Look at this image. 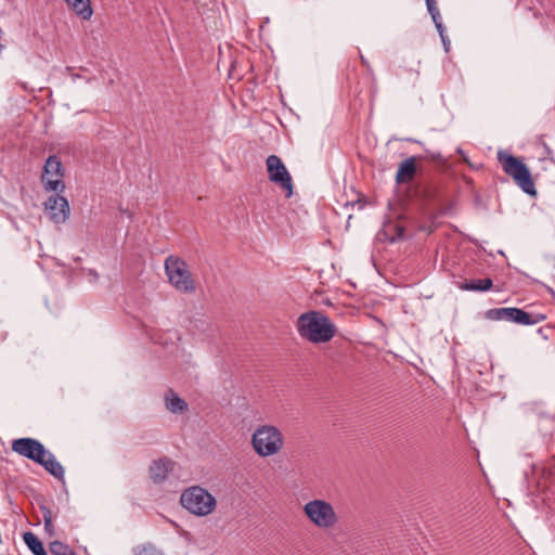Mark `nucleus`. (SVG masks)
I'll use <instances>...</instances> for the list:
<instances>
[{
  "label": "nucleus",
  "instance_id": "nucleus-1",
  "mask_svg": "<svg viewBox=\"0 0 555 555\" xmlns=\"http://www.w3.org/2000/svg\"><path fill=\"white\" fill-rule=\"evenodd\" d=\"M12 451L42 466L59 480L64 479V468L54 454L35 438H18L12 441Z\"/></svg>",
  "mask_w": 555,
  "mask_h": 555
},
{
  "label": "nucleus",
  "instance_id": "nucleus-2",
  "mask_svg": "<svg viewBox=\"0 0 555 555\" xmlns=\"http://www.w3.org/2000/svg\"><path fill=\"white\" fill-rule=\"evenodd\" d=\"M299 336L312 344L330 341L336 334V326L324 313L311 310L301 313L296 322Z\"/></svg>",
  "mask_w": 555,
  "mask_h": 555
},
{
  "label": "nucleus",
  "instance_id": "nucleus-3",
  "mask_svg": "<svg viewBox=\"0 0 555 555\" xmlns=\"http://www.w3.org/2000/svg\"><path fill=\"white\" fill-rule=\"evenodd\" d=\"M251 446L257 455L269 457L278 454L283 449L284 437L276 426L261 425L251 435Z\"/></svg>",
  "mask_w": 555,
  "mask_h": 555
},
{
  "label": "nucleus",
  "instance_id": "nucleus-4",
  "mask_svg": "<svg viewBox=\"0 0 555 555\" xmlns=\"http://www.w3.org/2000/svg\"><path fill=\"white\" fill-rule=\"evenodd\" d=\"M498 159L502 165L503 171L514 179L522 192L531 196L537 194L530 170L522 160L502 151L498 153Z\"/></svg>",
  "mask_w": 555,
  "mask_h": 555
},
{
  "label": "nucleus",
  "instance_id": "nucleus-5",
  "mask_svg": "<svg viewBox=\"0 0 555 555\" xmlns=\"http://www.w3.org/2000/svg\"><path fill=\"white\" fill-rule=\"evenodd\" d=\"M181 505L195 516L211 514L217 505L215 496L201 486H192L185 489L180 498Z\"/></svg>",
  "mask_w": 555,
  "mask_h": 555
},
{
  "label": "nucleus",
  "instance_id": "nucleus-6",
  "mask_svg": "<svg viewBox=\"0 0 555 555\" xmlns=\"http://www.w3.org/2000/svg\"><path fill=\"white\" fill-rule=\"evenodd\" d=\"M165 272L169 283L179 292L192 294L196 286L186 262L178 256L170 255L165 260Z\"/></svg>",
  "mask_w": 555,
  "mask_h": 555
},
{
  "label": "nucleus",
  "instance_id": "nucleus-7",
  "mask_svg": "<svg viewBox=\"0 0 555 555\" xmlns=\"http://www.w3.org/2000/svg\"><path fill=\"white\" fill-rule=\"evenodd\" d=\"M302 511L310 522L319 529H330L338 522L333 505L325 500H311L304 505Z\"/></svg>",
  "mask_w": 555,
  "mask_h": 555
},
{
  "label": "nucleus",
  "instance_id": "nucleus-8",
  "mask_svg": "<svg viewBox=\"0 0 555 555\" xmlns=\"http://www.w3.org/2000/svg\"><path fill=\"white\" fill-rule=\"evenodd\" d=\"M486 317L493 321L505 320L522 325H533L545 319V315L543 314H530L522 309L515 307L489 309L486 312Z\"/></svg>",
  "mask_w": 555,
  "mask_h": 555
},
{
  "label": "nucleus",
  "instance_id": "nucleus-9",
  "mask_svg": "<svg viewBox=\"0 0 555 555\" xmlns=\"http://www.w3.org/2000/svg\"><path fill=\"white\" fill-rule=\"evenodd\" d=\"M266 163L269 180L279 185L285 192L286 197H291L293 195V181L282 159L276 155H270Z\"/></svg>",
  "mask_w": 555,
  "mask_h": 555
},
{
  "label": "nucleus",
  "instance_id": "nucleus-10",
  "mask_svg": "<svg viewBox=\"0 0 555 555\" xmlns=\"http://www.w3.org/2000/svg\"><path fill=\"white\" fill-rule=\"evenodd\" d=\"M63 166L57 156H49L46 160L42 173L44 189L51 192H62L65 185L62 181Z\"/></svg>",
  "mask_w": 555,
  "mask_h": 555
},
{
  "label": "nucleus",
  "instance_id": "nucleus-11",
  "mask_svg": "<svg viewBox=\"0 0 555 555\" xmlns=\"http://www.w3.org/2000/svg\"><path fill=\"white\" fill-rule=\"evenodd\" d=\"M44 208L56 224L64 223L69 217V204L64 196L51 195L44 203Z\"/></svg>",
  "mask_w": 555,
  "mask_h": 555
},
{
  "label": "nucleus",
  "instance_id": "nucleus-12",
  "mask_svg": "<svg viewBox=\"0 0 555 555\" xmlns=\"http://www.w3.org/2000/svg\"><path fill=\"white\" fill-rule=\"evenodd\" d=\"M175 464L176 463L168 457L154 460L149 467V475L151 480L156 485L164 482L167 479L169 473L172 472Z\"/></svg>",
  "mask_w": 555,
  "mask_h": 555
},
{
  "label": "nucleus",
  "instance_id": "nucleus-13",
  "mask_svg": "<svg viewBox=\"0 0 555 555\" xmlns=\"http://www.w3.org/2000/svg\"><path fill=\"white\" fill-rule=\"evenodd\" d=\"M415 172V158L409 157L400 164L396 175V182L398 184L410 182L413 180Z\"/></svg>",
  "mask_w": 555,
  "mask_h": 555
},
{
  "label": "nucleus",
  "instance_id": "nucleus-14",
  "mask_svg": "<svg viewBox=\"0 0 555 555\" xmlns=\"http://www.w3.org/2000/svg\"><path fill=\"white\" fill-rule=\"evenodd\" d=\"M165 404L171 413H183L188 409L186 402L180 398L172 389H168L165 393Z\"/></svg>",
  "mask_w": 555,
  "mask_h": 555
},
{
  "label": "nucleus",
  "instance_id": "nucleus-15",
  "mask_svg": "<svg viewBox=\"0 0 555 555\" xmlns=\"http://www.w3.org/2000/svg\"><path fill=\"white\" fill-rule=\"evenodd\" d=\"M66 4L82 20H90L92 8L90 0H64Z\"/></svg>",
  "mask_w": 555,
  "mask_h": 555
},
{
  "label": "nucleus",
  "instance_id": "nucleus-16",
  "mask_svg": "<svg viewBox=\"0 0 555 555\" xmlns=\"http://www.w3.org/2000/svg\"><path fill=\"white\" fill-rule=\"evenodd\" d=\"M493 282L487 278L483 280H472L459 284V288L466 292H487L491 289Z\"/></svg>",
  "mask_w": 555,
  "mask_h": 555
},
{
  "label": "nucleus",
  "instance_id": "nucleus-17",
  "mask_svg": "<svg viewBox=\"0 0 555 555\" xmlns=\"http://www.w3.org/2000/svg\"><path fill=\"white\" fill-rule=\"evenodd\" d=\"M23 539L25 544L34 555H48L42 542L34 532H25Z\"/></svg>",
  "mask_w": 555,
  "mask_h": 555
},
{
  "label": "nucleus",
  "instance_id": "nucleus-18",
  "mask_svg": "<svg viewBox=\"0 0 555 555\" xmlns=\"http://www.w3.org/2000/svg\"><path fill=\"white\" fill-rule=\"evenodd\" d=\"M49 550L52 555H77L68 544L61 541L51 542L49 544Z\"/></svg>",
  "mask_w": 555,
  "mask_h": 555
},
{
  "label": "nucleus",
  "instance_id": "nucleus-19",
  "mask_svg": "<svg viewBox=\"0 0 555 555\" xmlns=\"http://www.w3.org/2000/svg\"><path fill=\"white\" fill-rule=\"evenodd\" d=\"M135 555H164V554L152 544H143V545H139L135 548Z\"/></svg>",
  "mask_w": 555,
  "mask_h": 555
},
{
  "label": "nucleus",
  "instance_id": "nucleus-20",
  "mask_svg": "<svg viewBox=\"0 0 555 555\" xmlns=\"http://www.w3.org/2000/svg\"><path fill=\"white\" fill-rule=\"evenodd\" d=\"M426 7H427L428 13L430 14L435 25L437 23H442L439 9L437 8V3L436 2L426 3Z\"/></svg>",
  "mask_w": 555,
  "mask_h": 555
},
{
  "label": "nucleus",
  "instance_id": "nucleus-21",
  "mask_svg": "<svg viewBox=\"0 0 555 555\" xmlns=\"http://www.w3.org/2000/svg\"><path fill=\"white\" fill-rule=\"evenodd\" d=\"M43 519H44L46 528H49L51 526V514H50V511H46L43 513Z\"/></svg>",
  "mask_w": 555,
  "mask_h": 555
},
{
  "label": "nucleus",
  "instance_id": "nucleus-22",
  "mask_svg": "<svg viewBox=\"0 0 555 555\" xmlns=\"http://www.w3.org/2000/svg\"><path fill=\"white\" fill-rule=\"evenodd\" d=\"M440 38L443 43L444 50L448 52L450 49V40L448 39V37L446 35L441 36Z\"/></svg>",
  "mask_w": 555,
  "mask_h": 555
},
{
  "label": "nucleus",
  "instance_id": "nucleus-23",
  "mask_svg": "<svg viewBox=\"0 0 555 555\" xmlns=\"http://www.w3.org/2000/svg\"><path fill=\"white\" fill-rule=\"evenodd\" d=\"M435 26H436V28H437V30L439 33V36L440 37L444 36V26H443V24L442 23H437Z\"/></svg>",
  "mask_w": 555,
  "mask_h": 555
},
{
  "label": "nucleus",
  "instance_id": "nucleus-24",
  "mask_svg": "<svg viewBox=\"0 0 555 555\" xmlns=\"http://www.w3.org/2000/svg\"><path fill=\"white\" fill-rule=\"evenodd\" d=\"M395 228H396V231H397V238L403 237V232H404L403 228H401L399 225H396Z\"/></svg>",
  "mask_w": 555,
  "mask_h": 555
},
{
  "label": "nucleus",
  "instance_id": "nucleus-25",
  "mask_svg": "<svg viewBox=\"0 0 555 555\" xmlns=\"http://www.w3.org/2000/svg\"><path fill=\"white\" fill-rule=\"evenodd\" d=\"M361 63H362L366 68H369V69H370V64H369V62H367V61H366V59H364V56H362V55H361Z\"/></svg>",
  "mask_w": 555,
  "mask_h": 555
},
{
  "label": "nucleus",
  "instance_id": "nucleus-26",
  "mask_svg": "<svg viewBox=\"0 0 555 555\" xmlns=\"http://www.w3.org/2000/svg\"><path fill=\"white\" fill-rule=\"evenodd\" d=\"M431 158H433V159H438V158H440V154H433V155H431Z\"/></svg>",
  "mask_w": 555,
  "mask_h": 555
},
{
  "label": "nucleus",
  "instance_id": "nucleus-27",
  "mask_svg": "<svg viewBox=\"0 0 555 555\" xmlns=\"http://www.w3.org/2000/svg\"><path fill=\"white\" fill-rule=\"evenodd\" d=\"M426 3L436 2V0H425Z\"/></svg>",
  "mask_w": 555,
  "mask_h": 555
},
{
  "label": "nucleus",
  "instance_id": "nucleus-28",
  "mask_svg": "<svg viewBox=\"0 0 555 555\" xmlns=\"http://www.w3.org/2000/svg\"><path fill=\"white\" fill-rule=\"evenodd\" d=\"M74 79H79V75H73Z\"/></svg>",
  "mask_w": 555,
  "mask_h": 555
},
{
  "label": "nucleus",
  "instance_id": "nucleus-29",
  "mask_svg": "<svg viewBox=\"0 0 555 555\" xmlns=\"http://www.w3.org/2000/svg\"><path fill=\"white\" fill-rule=\"evenodd\" d=\"M543 145H544V149H546L547 152L550 153V150H548L547 145L545 143H543Z\"/></svg>",
  "mask_w": 555,
  "mask_h": 555
},
{
  "label": "nucleus",
  "instance_id": "nucleus-30",
  "mask_svg": "<svg viewBox=\"0 0 555 555\" xmlns=\"http://www.w3.org/2000/svg\"><path fill=\"white\" fill-rule=\"evenodd\" d=\"M395 241H396V237H395V236H392V237L390 238V242H395Z\"/></svg>",
  "mask_w": 555,
  "mask_h": 555
}]
</instances>
